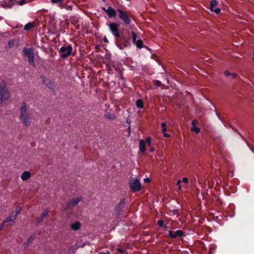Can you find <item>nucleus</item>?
<instances>
[{"instance_id":"35","label":"nucleus","mask_w":254,"mask_h":254,"mask_svg":"<svg viewBox=\"0 0 254 254\" xmlns=\"http://www.w3.org/2000/svg\"><path fill=\"white\" fill-rule=\"evenodd\" d=\"M157 224L159 226V227H161L163 226L165 224L163 220H159V221H158Z\"/></svg>"},{"instance_id":"32","label":"nucleus","mask_w":254,"mask_h":254,"mask_svg":"<svg viewBox=\"0 0 254 254\" xmlns=\"http://www.w3.org/2000/svg\"><path fill=\"white\" fill-rule=\"evenodd\" d=\"M14 214H15V213H14V211H12L10 213V215H9V217L11 219H12L13 221H15V220H16V219L17 217H14Z\"/></svg>"},{"instance_id":"29","label":"nucleus","mask_w":254,"mask_h":254,"mask_svg":"<svg viewBox=\"0 0 254 254\" xmlns=\"http://www.w3.org/2000/svg\"><path fill=\"white\" fill-rule=\"evenodd\" d=\"M191 130L192 131L195 132V133H197L200 132V129L197 127H196V126H192L191 128Z\"/></svg>"},{"instance_id":"20","label":"nucleus","mask_w":254,"mask_h":254,"mask_svg":"<svg viewBox=\"0 0 254 254\" xmlns=\"http://www.w3.org/2000/svg\"><path fill=\"white\" fill-rule=\"evenodd\" d=\"M110 30L112 32H118L119 25L116 23H111L109 24Z\"/></svg>"},{"instance_id":"28","label":"nucleus","mask_w":254,"mask_h":254,"mask_svg":"<svg viewBox=\"0 0 254 254\" xmlns=\"http://www.w3.org/2000/svg\"><path fill=\"white\" fill-rule=\"evenodd\" d=\"M49 212H50V211H49V210L48 209H45V210L43 211V213H42V214L41 215V216H40V217H41L43 219H44V218H45V217H46V216L48 215V214H49Z\"/></svg>"},{"instance_id":"52","label":"nucleus","mask_w":254,"mask_h":254,"mask_svg":"<svg viewBox=\"0 0 254 254\" xmlns=\"http://www.w3.org/2000/svg\"><path fill=\"white\" fill-rule=\"evenodd\" d=\"M235 131H236L243 139H244L243 136L241 134L240 132H239L237 130H235Z\"/></svg>"},{"instance_id":"39","label":"nucleus","mask_w":254,"mask_h":254,"mask_svg":"<svg viewBox=\"0 0 254 254\" xmlns=\"http://www.w3.org/2000/svg\"><path fill=\"white\" fill-rule=\"evenodd\" d=\"M20 5H22L25 3V0H21L20 1L17 2Z\"/></svg>"},{"instance_id":"24","label":"nucleus","mask_w":254,"mask_h":254,"mask_svg":"<svg viewBox=\"0 0 254 254\" xmlns=\"http://www.w3.org/2000/svg\"><path fill=\"white\" fill-rule=\"evenodd\" d=\"M185 235L184 232L181 230H178L174 233V236H175V238L178 237H181L184 236Z\"/></svg>"},{"instance_id":"56","label":"nucleus","mask_w":254,"mask_h":254,"mask_svg":"<svg viewBox=\"0 0 254 254\" xmlns=\"http://www.w3.org/2000/svg\"><path fill=\"white\" fill-rule=\"evenodd\" d=\"M232 129H233V130H234L235 131V130H236V129H235V128H233V127H232Z\"/></svg>"},{"instance_id":"45","label":"nucleus","mask_w":254,"mask_h":254,"mask_svg":"<svg viewBox=\"0 0 254 254\" xmlns=\"http://www.w3.org/2000/svg\"><path fill=\"white\" fill-rule=\"evenodd\" d=\"M164 231H167L168 229V227L166 224H164L163 226L162 227Z\"/></svg>"},{"instance_id":"36","label":"nucleus","mask_w":254,"mask_h":254,"mask_svg":"<svg viewBox=\"0 0 254 254\" xmlns=\"http://www.w3.org/2000/svg\"><path fill=\"white\" fill-rule=\"evenodd\" d=\"M154 84L157 85V86H160L161 85V82L160 81L158 80H155L154 81Z\"/></svg>"},{"instance_id":"31","label":"nucleus","mask_w":254,"mask_h":254,"mask_svg":"<svg viewBox=\"0 0 254 254\" xmlns=\"http://www.w3.org/2000/svg\"><path fill=\"white\" fill-rule=\"evenodd\" d=\"M151 143V139L150 137L148 136L146 138L145 144H146L148 146H150Z\"/></svg>"},{"instance_id":"43","label":"nucleus","mask_w":254,"mask_h":254,"mask_svg":"<svg viewBox=\"0 0 254 254\" xmlns=\"http://www.w3.org/2000/svg\"><path fill=\"white\" fill-rule=\"evenodd\" d=\"M231 75L232 76V78H233V79L236 78L238 76L237 74H236L235 73H232Z\"/></svg>"},{"instance_id":"19","label":"nucleus","mask_w":254,"mask_h":254,"mask_svg":"<svg viewBox=\"0 0 254 254\" xmlns=\"http://www.w3.org/2000/svg\"><path fill=\"white\" fill-rule=\"evenodd\" d=\"M31 177V173L28 171H24L21 176V178L23 181H26Z\"/></svg>"},{"instance_id":"38","label":"nucleus","mask_w":254,"mask_h":254,"mask_svg":"<svg viewBox=\"0 0 254 254\" xmlns=\"http://www.w3.org/2000/svg\"><path fill=\"white\" fill-rule=\"evenodd\" d=\"M117 251L119 253H121V254H124V252H125V251H124V250L123 249H121V248H118L117 249Z\"/></svg>"},{"instance_id":"26","label":"nucleus","mask_w":254,"mask_h":254,"mask_svg":"<svg viewBox=\"0 0 254 254\" xmlns=\"http://www.w3.org/2000/svg\"><path fill=\"white\" fill-rule=\"evenodd\" d=\"M136 106L138 108L142 109L143 107V102L141 99H138L136 101Z\"/></svg>"},{"instance_id":"57","label":"nucleus","mask_w":254,"mask_h":254,"mask_svg":"<svg viewBox=\"0 0 254 254\" xmlns=\"http://www.w3.org/2000/svg\"><path fill=\"white\" fill-rule=\"evenodd\" d=\"M232 129H233V130H234L235 131V130H236V129H235V128H233V127H232Z\"/></svg>"},{"instance_id":"4","label":"nucleus","mask_w":254,"mask_h":254,"mask_svg":"<svg viewBox=\"0 0 254 254\" xmlns=\"http://www.w3.org/2000/svg\"><path fill=\"white\" fill-rule=\"evenodd\" d=\"M82 197L78 196L76 198H73L71 200L63 205V210L65 211H68L69 210H72V209L78 204V203L81 201Z\"/></svg>"},{"instance_id":"21","label":"nucleus","mask_w":254,"mask_h":254,"mask_svg":"<svg viewBox=\"0 0 254 254\" xmlns=\"http://www.w3.org/2000/svg\"><path fill=\"white\" fill-rule=\"evenodd\" d=\"M11 222L13 224H14L15 223V221H13L12 219H11L9 216L5 218L4 220H3L2 223L3 224H4L5 226V227H7L11 225L10 224L7 223L8 222Z\"/></svg>"},{"instance_id":"5","label":"nucleus","mask_w":254,"mask_h":254,"mask_svg":"<svg viewBox=\"0 0 254 254\" xmlns=\"http://www.w3.org/2000/svg\"><path fill=\"white\" fill-rule=\"evenodd\" d=\"M129 187L131 190L133 192H138L141 190V184L138 179L133 178L129 182Z\"/></svg>"},{"instance_id":"44","label":"nucleus","mask_w":254,"mask_h":254,"mask_svg":"<svg viewBox=\"0 0 254 254\" xmlns=\"http://www.w3.org/2000/svg\"><path fill=\"white\" fill-rule=\"evenodd\" d=\"M15 28H18L19 30H20L22 28V25L21 24L17 25L15 26Z\"/></svg>"},{"instance_id":"46","label":"nucleus","mask_w":254,"mask_h":254,"mask_svg":"<svg viewBox=\"0 0 254 254\" xmlns=\"http://www.w3.org/2000/svg\"><path fill=\"white\" fill-rule=\"evenodd\" d=\"M5 226L4 224H3L2 222L1 224H0V231H1Z\"/></svg>"},{"instance_id":"1","label":"nucleus","mask_w":254,"mask_h":254,"mask_svg":"<svg viewBox=\"0 0 254 254\" xmlns=\"http://www.w3.org/2000/svg\"><path fill=\"white\" fill-rule=\"evenodd\" d=\"M117 46L121 50L131 46L132 34L130 33H113Z\"/></svg>"},{"instance_id":"9","label":"nucleus","mask_w":254,"mask_h":254,"mask_svg":"<svg viewBox=\"0 0 254 254\" xmlns=\"http://www.w3.org/2000/svg\"><path fill=\"white\" fill-rule=\"evenodd\" d=\"M125 198H123L120 200V202L117 205L114 211V215L116 217H119L122 211V209L125 204Z\"/></svg>"},{"instance_id":"27","label":"nucleus","mask_w":254,"mask_h":254,"mask_svg":"<svg viewBox=\"0 0 254 254\" xmlns=\"http://www.w3.org/2000/svg\"><path fill=\"white\" fill-rule=\"evenodd\" d=\"M21 207L20 206H17L16 207L15 210L14 211V217H17L18 215L20 214L21 211Z\"/></svg>"},{"instance_id":"10","label":"nucleus","mask_w":254,"mask_h":254,"mask_svg":"<svg viewBox=\"0 0 254 254\" xmlns=\"http://www.w3.org/2000/svg\"><path fill=\"white\" fill-rule=\"evenodd\" d=\"M40 79L42 80L43 84H45L48 88L50 89L54 88V84L50 79L46 78L44 75H41Z\"/></svg>"},{"instance_id":"2","label":"nucleus","mask_w":254,"mask_h":254,"mask_svg":"<svg viewBox=\"0 0 254 254\" xmlns=\"http://www.w3.org/2000/svg\"><path fill=\"white\" fill-rule=\"evenodd\" d=\"M27 108L26 103L23 102L19 109V119L22 124L26 127L30 125L32 120L30 115L27 112Z\"/></svg>"},{"instance_id":"23","label":"nucleus","mask_w":254,"mask_h":254,"mask_svg":"<svg viewBox=\"0 0 254 254\" xmlns=\"http://www.w3.org/2000/svg\"><path fill=\"white\" fill-rule=\"evenodd\" d=\"M17 44V41L16 40L13 39L12 40H10L8 42V43H7V46H6V48H11L13 47V46L15 44Z\"/></svg>"},{"instance_id":"11","label":"nucleus","mask_w":254,"mask_h":254,"mask_svg":"<svg viewBox=\"0 0 254 254\" xmlns=\"http://www.w3.org/2000/svg\"><path fill=\"white\" fill-rule=\"evenodd\" d=\"M218 2L216 0H212L210 2V9L211 11H214L216 13H219L220 12V8H216L215 7L217 5Z\"/></svg>"},{"instance_id":"51","label":"nucleus","mask_w":254,"mask_h":254,"mask_svg":"<svg viewBox=\"0 0 254 254\" xmlns=\"http://www.w3.org/2000/svg\"><path fill=\"white\" fill-rule=\"evenodd\" d=\"M145 182H150V179L148 178H145L144 180Z\"/></svg>"},{"instance_id":"33","label":"nucleus","mask_w":254,"mask_h":254,"mask_svg":"<svg viewBox=\"0 0 254 254\" xmlns=\"http://www.w3.org/2000/svg\"><path fill=\"white\" fill-rule=\"evenodd\" d=\"M43 221V219L41 217H38L36 219V224H39L42 223Z\"/></svg>"},{"instance_id":"18","label":"nucleus","mask_w":254,"mask_h":254,"mask_svg":"<svg viewBox=\"0 0 254 254\" xmlns=\"http://www.w3.org/2000/svg\"><path fill=\"white\" fill-rule=\"evenodd\" d=\"M81 227V223L79 221H76L71 224V229L73 231H77Z\"/></svg>"},{"instance_id":"14","label":"nucleus","mask_w":254,"mask_h":254,"mask_svg":"<svg viewBox=\"0 0 254 254\" xmlns=\"http://www.w3.org/2000/svg\"><path fill=\"white\" fill-rule=\"evenodd\" d=\"M37 26L36 22H30L27 23L24 27L25 31L34 30V28Z\"/></svg>"},{"instance_id":"17","label":"nucleus","mask_w":254,"mask_h":254,"mask_svg":"<svg viewBox=\"0 0 254 254\" xmlns=\"http://www.w3.org/2000/svg\"><path fill=\"white\" fill-rule=\"evenodd\" d=\"M139 149L140 152L143 153H144L146 150L145 141L143 139L139 140Z\"/></svg>"},{"instance_id":"48","label":"nucleus","mask_w":254,"mask_h":254,"mask_svg":"<svg viewBox=\"0 0 254 254\" xmlns=\"http://www.w3.org/2000/svg\"><path fill=\"white\" fill-rule=\"evenodd\" d=\"M98 254H110V251H107L106 253L100 252Z\"/></svg>"},{"instance_id":"3","label":"nucleus","mask_w":254,"mask_h":254,"mask_svg":"<svg viewBox=\"0 0 254 254\" xmlns=\"http://www.w3.org/2000/svg\"><path fill=\"white\" fill-rule=\"evenodd\" d=\"M0 95L1 102L7 101L10 97L9 92L7 88L6 83L5 82H0Z\"/></svg>"},{"instance_id":"16","label":"nucleus","mask_w":254,"mask_h":254,"mask_svg":"<svg viewBox=\"0 0 254 254\" xmlns=\"http://www.w3.org/2000/svg\"><path fill=\"white\" fill-rule=\"evenodd\" d=\"M35 238L36 236L35 235L31 236L30 237H29L27 239V241L23 243L24 248L27 249L29 245L33 243V241L35 239Z\"/></svg>"},{"instance_id":"50","label":"nucleus","mask_w":254,"mask_h":254,"mask_svg":"<svg viewBox=\"0 0 254 254\" xmlns=\"http://www.w3.org/2000/svg\"><path fill=\"white\" fill-rule=\"evenodd\" d=\"M164 134V136L168 137L170 136V135L169 134L166 133V132H163Z\"/></svg>"},{"instance_id":"8","label":"nucleus","mask_w":254,"mask_h":254,"mask_svg":"<svg viewBox=\"0 0 254 254\" xmlns=\"http://www.w3.org/2000/svg\"><path fill=\"white\" fill-rule=\"evenodd\" d=\"M72 48L71 46L67 47H62L60 50V57L62 58H66L71 53Z\"/></svg>"},{"instance_id":"12","label":"nucleus","mask_w":254,"mask_h":254,"mask_svg":"<svg viewBox=\"0 0 254 254\" xmlns=\"http://www.w3.org/2000/svg\"><path fill=\"white\" fill-rule=\"evenodd\" d=\"M15 4L14 0H8V1H2L0 2L1 6L5 8H10Z\"/></svg>"},{"instance_id":"34","label":"nucleus","mask_w":254,"mask_h":254,"mask_svg":"<svg viewBox=\"0 0 254 254\" xmlns=\"http://www.w3.org/2000/svg\"><path fill=\"white\" fill-rule=\"evenodd\" d=\"M168 237L171 239H175V236H174V233L172 231H169Z\"/></svg>"},{"instance_id":"13","label":"nucleus","mask_w":254,"mask_h":254,"mask_svg":"<svg viewBox=\"0 0 254 254\" xmlns=\"http://www.w3.org/2000/svg\"><path fill=\"white\" fill-rule=\"evenodd\" d=\"M103 9L108 14V16L110 18L115 17L116 15V11L111 6H109L107 9L103 7Z\"/></svg>"},{"instance_id":"55","label":"nucleus","mask_w":254,"mask_h":254,"mask_svg":"<svg viewBox=\"0 0 254 254\" xmlns=\"http://www.w3.org/2000/svg\"><path fill=\"white\" fill-rule=\"evenodd\" d=\"M232 129H233V130H234L235 131V130H236V129H235V128H233V127H232Z\"/></svg>"},{"instance_id":"15","label":"nucleus","mask_w":254,"mask_h":254,"mask_svg":"<svg viewBox=\"0 0 254 254\" xmlns=\"http://www.w3.org/2000/svg\"><path fill=\"white\" fill-rule=\"evenodd\" d=\"M23 52L24 54V55L26 56L27 58L34 55L33 53V50L32 48L27 49L26 48H24Z\"/></svg>"},{"instance_id":"37","label":"nucleus","mask_w":254,"mask_h":254,"mask_svg":"<svg viewBox=\"0 0 254 254\" xmlns=\"http://www.w3.org/2000/svg\"><path fill=\"white\" fill-rule=\"evenodd\" d=\"M224 74L226 76L228 77L231 75V73H230L228 70H225L224 72Z\"/></svg>"},{"instance_id":"30","label":"nucleus","mask_w":254,"mask_h":254,"mask_svg":"<svg viewBox=\"0 0 254 254\" xmlns=\"http://www.w3.org/2000/svg\"><path fill=\"white\" fill-rule=\"evenodd\" d=\"M161 127H162V132H166L167 131V124L166 123H163L161 124Z\"/></svg>"},{"instance_id":"22","label":"nucleus","mask_w":254,"mask_h":254,"mask_svg":"<svg viewBox=\"0 0 254 254\" xmlns=\"http://www.w3.org/2000/svg\"><path fill=\"white\" fill-rule=\"evenodd\" d=\"M104 117L109 120H115L116 116L114 113H110L109 112H106Z\"/></svg>"},{"instance_id":"54","label":"nucleus","mask_w":254,"mask_h":254,"mask_svg":"<svg viewBox=\"0 0 254 254\" xmlns=\"http://www.w3.org/2000/svg\"><path fill=\"white\" fill-rule=\"evenodd\" d=\"M177 212H178V210H174V213L175 214H176V213H177Z\"/></svg>"},{"instance_id":"25","label":"nucleus","mask_w":254,"mask_h":254,"mask_svg":"<svg viewBox=\"0 0 254 254\" xmlns=\"http://www.w3.org/2000/svg\"><path fill=\"white\" fill-rule=\"evenodd\" d=\"M28 62L29 65L33 66V67H35V64L34 62V55L28 58Z\"/></svg>"},{"instance_id":"41","label":"nucleus","mask_w":254,"mask_h":254,"mask_svg":"<svg viewBox=\"0 0 254 254\" xmlns=\"http://www.w3.org/2000/svg\"><path fill=\"white\" fill-rule=\"evenodd\" d=\"M183 182L185 183H189V179L186 178V177H184L183 178V180H182Z\"/></svg>"},{"instance_id":"49","label":"nucleus","mask_w":254,"mask_h":254,"mask_svg":"<svg viewBox=\"0 0 254 254\" xmlns=\"http://www.w3.org/2000/svg\"><path fill=\"white\" fill-rule=\"evenodd\" d=\"M181 183V181L180 180H179L177 181V186H180V188L181 187V185H180Z\"/></svg>"},{"instance_id":"6","label":"nucleus","mask_w":254,"mask_h":254,"mask_svg":"<svg viewBox=\"0 0 254 254\" xmlns=\"http://www.w3.org/2000/svg\"><path fill=\"white\" fill-rule=\"evenodd\" d=\"M117 11L119 12V18L124 22L125 25L130 24L131 19L126 12L120 9H117Z\"/></svg>"},{"instance_id":"53","label":"nucleus","mask_w":254,"mask_h":254,"mask_svg":"<svg viewBox=\"0 0 254 254\" xmlns=\"http://www.w3.org/2000/svg\"><path fill=\"white\" fill-rule=\"evenodd\" d=\"M154 151V148L153 147H152L149 150L150 152H153Z\"/></svg>"},{"instance_id":"42","label":"nucleus","mask_w":254,"mask_h":254,"mask_svg":"<svg viewBox=\"0 0 254 254\" xmlns=\"http://www.w3.org/2000/svg\"><path fill=\"white\" fill-rule=\"evenodd\" d=\"M191 124L192 126H196V125L198 124V121L196 120H194L192 121Z\"/></svg>"},{"instance_id":"7","label":"nucleus","mask_w":254,"mask_h":254,"mask_svg":"<svg viewBox=\"0 0 254 254\" xmlns=\"http://www.w3.org/2000/svg\"><path fill=\"white\" fill-rule=\"evenodd\" d=\"M132 34V43L136 46V47L138 49H141L143 47L145 48L148 50H150V49L147 46H144L143 42L142 40H141L140 39L138 38L137 39V36L135 34V33H131Z\"/></svg>"},{"instance_id":"40","label":"nucleus","mask_w":254,"mask_h":254,"mask_svg":"<svg viewBox=\"0 0 254 254\" xmlns=\"http://www.w3.org/2000/svg\"><path fill=\"white\" fill-rule=\"evenodd\" d=\"M63 0H51L53 3H57L58 2L62 1Z\"/></svg>"},{"instance_id":"47","label":"nucleus","mask_w":254,"mask_h":254,"mask_svg":"<svg viewBox=\"0 0 254 254\" xmlns=\"http://www.w3.org/2000/svg\"><path fill=\"white\" fill-rule=\"evenodd\" d=\"M103 41L105 43H109L108 39H107V38L106 36H105L104 37Z\"/></svg>"}]
</instances>
